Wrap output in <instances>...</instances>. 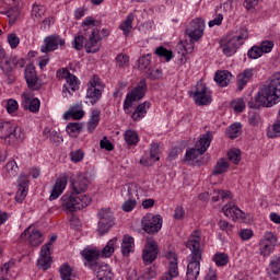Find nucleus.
<instances>
[{"label": "nucleus", "instance_id": "nucleus-62", "mask_svg": "<svg viewBox=\"0 0 280 280\" xmlns=\"http://www.w3.org/2000/svg\"><path fill=\"white\" fill-rule=\"evenodd\" d=\"M8 43L11 49H16V47H19V43H21V39L19 38V36H16V34H10L8 36Z\"/></svg>", "mask_w": 280, "mask_h": 280}, {"label": "nucleus", "instance_id": "nucleus-14", "mask_svg": "<svg viewBox=\"0 0 280 280\" xmlns=\"http://www.w3.org/2000/svg\"><path fill=\"white\" fill-rule=\"evenodd\" d=\"M65 38L60 37V35H49L44 39V45H42L40 51L42 54L56 51L58 47H65Z\"/></svg>", "mask_w": 280, "mask_h": 280}, {"label": "nucleus", "instance_id": "nucleus-56", "mask_svg": "<svg viewBox=\"0 0 280 280\" xmlns=\"http://www.w3.org/2000/svg\"><path fill=\"white\" fill-rule=\"evenodd\" d=\"M154 277H156V267L153 266L144 269L142 273V279L150 280V279H154Z\"/></svg>", "mask_w": 280, "mask_h": 280}, {"label": "nucleus", "instance_id": "nucleus-1", "mask_svg": "<svg viewBox=\"0 0 280 280\" xmlns=\"http://www.w3.org/2000/svg\"><path fill=\"white\" fill-rule=\"evenodd\" d=\"M280 102V72L275 73L266 85L258 92L254 101H248L249 108L265 106L270 108Z\"/></svg>", "mask_w": 280, "mask_h": 280}, {"label": "nucleus", "instance_id": "nucleus-16", "mask_svg": "<svg viewBox=\"0 0 280 280\" xmlns=\"http://www.w3.org/2000/svg\"><path fill=\"white\" fill-rule=\"evenodd\" d=\"M15 67L23 69L25 67V59H19L16 57H7L3 62L0 63L1 71L10 78Z\"/></svg>", "mask_w": 280, "mask_h": 280}, {"label": "nucleus", "instance_id": "nucleus-58", "mask_svg": "<svg viewBox=\"0 0 280 280\" xmlns=\"http://www.w3.org/2000/svg\"><path fill=\"white\" fill-rule=\"evenodd\" d=\"M5 167L10 176H16V172H19V165H16V162L10 161L7 163Z\"/></svg>", "mask_w": 280, "mask_h": 280}, {"label": "nucleus", "instance_id": "nucleus-59", "mask_svg": "<svg viewBox=\"0 0 280 280\" xmlns=\"http://www.w3.org/2000/svg\"><path fill=\"white\" fill-rule=\"evenodd\" d=\"M70 159L72 163H80L84 159V152L82 150H75L70 153Z\"/></svg>", "mask_w": 280, "mask_h": 280}, {"label": "nucleus", "instance_id": "nucleus-60", "mask_svg": "<svg viewBox=\"0 0 280 280\" xmlns=\"http://www.w3.org/2000/svg\"><path fill=\"white\" fill-rule=\"evenodd\" d=\"M18 192L15 195L16 202H23L27 196V188L18 186Z\"/></svg>", "mask_w": 280, "mask_h": 280}, {"label": "nucleus", "instance_id": "nucleus-21", "mask_svg": "<svg viewBox=\"0 0 280 280\" xmlns=\"http://www.w3.org/2000/svg\"><path fill=\"white\" fill-rule=\"evenodd\" d=\"M222 211L224 215L233 220V222H236V220H246V213L235 205L228 203L222 208Z\"/></svg>", "mask_w": 280, "mask_h": 280}, {"label": "nucleus", "instance_id": "nucleus-28", "mask_svg": "<svg viewBox=\"0 0 280 280\" xmlns=\"http://www.w3.org/2000/svg\"><path fill=\"white\" fill-rule=\"evenodd\" d=\"M151 104L150 102H143L139 104L136 108V110L131 115V119L133 121H141L145 115H148V109L150 108Z\"/></svg>", "mask_w": 280, "mask_h": 280}, {"label": "nucleus", "instance_id": "nucleus-17", "mask_svg": "<svg viewBox=\"0 0 280 280\" xmlns=\"http://www.w3.org/2000/svg\"><path fill=\"white\" fill-rule=\"evenodd\" d=\"M24 78L31 91H39L40 82H38V74L33 65H27L24 70Z\"/></svg>", "mask_w": 280, "mask_h": 280}, {"label": "nucleus", "instance_id": "nucleus-26", "mask_svg": "<svg viewBox=\"0 0 280 280\" xmlns=\"http://www.w3.org/2000/svg\"><path fill=\"white\" fill-rule=\"evenodd\" d=\"M254 73H255V69L249 68V69H245L243 72H241L237 75V80H236L237 91H244V88L246 86V84H248L249 80H253Z\"/></svg>", "mask_w": 280, "mask_h": 280}, {"label": "nucleus", "instance_id": "nucleus-13", "mask_svg": "<svg viewBox=\"0 0 280 280\" xmlns=\"http://www.w3.org/2000/svg\"><path fill=\"white\" fill-rule=\"evenodd\" d=\"M166 259L168 260L167 272L163 273L161 280H172L178 277V257L174 252H167Z\"/></svg>", "mask_w": 280, "mask_h": 280}, {"label": "nucleus", "instance_id": "nucleus-10", "mask_svg": "<svg viewBox=\"0 0 280 280\" xmlns=\"http://www.w3.org/2000/svg\"><path fill=\"white\" fill-rule=\"evenodd\" d=\"M142 231L154 235L163 229V217L161 214L154 215L153 213L145 214L142 220Z\"/></svg>", "mask_w": 280, "mask_h": 280}, {"label": "nucleus", "instance_id": "nucleus-33", "mask_svg": "<svg viewBox=\"0 0 280 280\" xmlns=\"http://www.w3.org/2000/svg\"><path fill=\"white\" fill-rule=\"evenodd\" d=\"M118 242L119 240L117 237H114L110 241H108L106 246L101 252V257H105V258L113 257L115 253V248H117Z\"/></svg>", "mask_w": 280, "mask_h": 280}, {"label": "nucleus", "instance_id": "nucleus-40", "mask_svg": "<svg viewBox=\"0 0 280 280\" xmlns=\"http://www.w3.org/2000/svg\"><path fill=\"white\" fill-rule=\"evenodd\" d=\"M242 135V124L235 122L228 129V137L230 139H237Z\"/></svg>", "mask_w": 280, "mask_h": 280}, {"label": "nucleus", "instance_id": "nucleus-52", "mask_svg": "<svg viewBox=\"0 0 280 280\" xmlns=\"http://www.w3.org/2000/svg\"><path fill=\"white\" fill-rule=\"evenodd\" d=\"M5 14L9 19V23H16V20L19 19L21 12L19 11V9H9Z\"/></svg>", "mask_w": 280, "mask_h": 280}, {"label": "nucleus", "instance_id": "nucleus-36", "mask_svg": "<svg viewBox=\"0 0 280 280\" xmlns=\"http://www.w3.org/2000/svg\"><path fill=\"white\" fill-rule=\"evenodd\" d=\"M267 273L269 275H280V256H272L270 258Z\"/></svg>", "mask_w": 280, "mask_h": 280}, {"label": "nucleus", "instance_id": "nucleus-30", "mask_svg": "<svg viewBox=\"0 0 280 280\" xmlns=\"http://www.w3.org/2000/svg\"><path fill=\"white\" fill-rule=\"evenodd\" d=\"M231 78H233V74L226 70L217 71L214 75V82H217L219 86H229Z\"/></svg>", "mask_w": 280, "mask_h": 280}, {"label": "nucleus", "instance_id": "nucleus-12", "mask_svg": "<svg viewBox=\"0 0 280 280\" xmlns=\"http://www.w3.org/2000/svg\"><path fill=\"white\" fill-rule=\"evenodd\" d=\"M186 34L191 42L198 43V40L202 38L205 34V20L200 18L192 20L186 30Z\"/></svg>", "mask_w": 280, "mask_h": 280}, {"label": "nucleus", "instance_id": "nucleus-43", "mask_svg": "<svg viewBox=\"0 0 280 280\" xmlns=\"http://www.w3.org/2000/svg\"><path fill=\"white\" fill-rule=\"evenodd\" d=\"M150 62H152V54L144 55L138 59V68L140 71H144L150 67Z\"/></svg>", "mask_w": 280, "mask_h": 280}, {"label": "nucleus", "instance_id": "nucleus-46", "mask_svg": "<svg viewBox=\"0 0 280 280\" xmlns=\"http://www.w3.org/2000/svg\"><path fill=\"white\" fill-rule=\"evenodd\" d=\"M37 266L42 268V270H49V268H51V257L39 256Z\"/></svg>", "mask_w": 280, "mask_h": 280}, {"label": "nucleus", "instance_id": "nucleus-44", "mask_svg": "<svg viewBox=\"0 0 280 280\" xmlns=\"http://www.w3.org/2000/svg\"><path fill=\"white\" fill-rule=\"evenodd\" d=\"M280 133V120H276L271 127V129H268L267 131V137L269 139H277V137H279Z\"/></svg>", "mask_w": 280, "mask_h": 280}, {"label": "nucleus", "instance_id": "nucleus-57", "mask_svg": "<svg viewBox=\"0 0 280 280\" xmlns=\"http://www.w3.org/2000/svg\"><path fill=\"white\" fill-rule=\"evenodd\" d=\"M272 47H275V43L271 40H265L260 44V50L262 54H270L272 51Z\"/></svg>", "mask_w": 280, "mask_h": 280}, {"label": "nucleus", "instance_id": "nucleus-19", "mask_svg": "<svg viewBox=\"0 0 280 280\" xmlns=\"http://www.w3.org/2000/svg\"><path fill=\"white\" fill-rule=\"evenodd\" d=\"M32 97L31 93L24 92L22 94V108L30 110V113H38L40 110V100Z\"/></svg>", "mask_w": 280, "mask_h": 280}, {"label": "nucleus", "instance_id": "nucleus-31", "mask_svg": "<svg viewBox=\"0 0 280 280\" xmlns=\"http://www.w3.org/2000/svg\"><path fill=\"white\" fill-rule=\"evenodd\" d=\"M138 196L139 194H138L136 184H127L121 189V197L124 199L137 200Z\"/></svg>", "mask_w": 280, "mask_h": 280}, {"label": "nucleus", "instance_id": "nucleus-61", "mask_svg": "<svg viewBox=\"0 0 280 280\" xmlns=\"http://www.w3.org/2000/svg\"><path fill=\"white\" fill-rule=\"evenodd\" d=\"M78 199H79L78 205H80L79 211H80V209H84V208L89 207V205L92 202L91 196H89V195L78 197Z\"/></svg>", "mask_w": 280, "mask_h": 280}, {"label": "nucleus", "instance_id": "nucleus-5", "mask_svg": "<svg viewBox=\"0 0 280 280\" xmlns=\"http://www.w3.org/2000/svg\"><path fill=\"white\" fill-rule=\"evenodd\" d=\"M148 92V83H145V79H142L138 85L131 90V92L127 93L125 102H124V110L128 115L130 108H132V104L135 102H139L145 97V93Z\"/></svg>", "mask_w": 280, "mask_h": 280}, {"label": "nucleus", "instance_id": "nucleus-15", "mask_svg": "<svg viewBox=\"0 0 280 280\" xmlns=\"http://www.w3.org/2000/svg\"><path fill=\"white\" fill-rule=\"evenodd\" d=\"M159 257V244L153 238H148L142 252V259L145 264H152Z\"/></svg>", "mask_w": 280, "mask_h": 280}, {"label": "nucleus", "instance_id": "nucleus-64", "mask_svg": "<svg viewBox=\"0 0 280 280\" xmlns=\"http://www.w3.org/2000/svg\"><path fill=\"white\" fill-rule=\"evenodd\" d=\"M150 156H151V159H155V161H160V158H159V145L156 143L151 144Z\"/></svg>", "mask_w": 280, "mask_h": 280}, {"label": "nucleus", "instance_id": "nucleus-63", "mask_svg": "<svg viewBox=\"0 0 280 280\" xmlns=\"http://www.w3.org/2000/svg\"><path fill=\"white\" fill-rule=\"evenodd\" d=\"M218 226L221 229V231H225L228 234L233 231V225L229 223V221L221 220L219 221Z\"/></svg>", "mask_w": 280, "mask_h": 280}, {"label": "nucleus", "instance_id": "nucleus-35", "mask_svg": "<svg viewBox=\"0 0 280 280\" xmlns=\"http://www.w3.org/2000/svg\"><path fill=\"white\" fill-rule=\"evenodd\" d=\"M43 135L55 144L62 143V136L54 129L45 128Z\"/></svg>", "mask_w": 280, "mask_h": 280}, {"label": "nucleus", "instance_id": "nucleus-32", "mask_svg": "<svg viewBox=\"0 0 280 280\" xmlns=\"http://www.w3.org/2000/svg\"><path fill=\"white\" fill-rule=\"evenodd\" d=\"M135 248V238L129 235H125L121 243V253L124 257H128Z\"/></svg>", "mask_w": 280, "mask_h": 280}, {"label": "nucleus", "instance_id": "nucleus-51", "mask_svg": "<svg viewBox=\"0 0 280 280\" xmlns=\"http://www.w3.org/2000/svg\"><path fill=\"white\" fill-rule=\"evenodd\" d=\"M137 207V199H125V202L121 206L122 211L130 213L132 209Z\"/></svg>", "mask_w": 280, "mask_h": 280}, {"label": "nucleus", "instance_id": "nucleus-4", "mask_svg": "<svg viewBox=\"0 0 280 280\" xmlns=\"http://www.w3.org/2000/svg\"><path fill=\"white\" fill-rule=\"evenodd\" d=\"M0 139H4L5 143L12 145L25 139V133L21 127L14 126L12 122H0Z\"/></svg>", "mask_w": 280, "mask_h": 280}, {"label": "nucleus", "instance_id": "nucleus-49", "mask_svg": "<svg viewBox=\"0 0 280 280\" xmlns=\"http://www.w3.org/2000/svg\"><path fill=\"white\" fill-rule=\"evenodd\" d=\"M231 107L235 113H243L244 108H246V103H244L243 98H237L231 103Z\"/></svg>", "mask_w": 280, "mask_h": 280}, {"label": "nucleus", "instance_id": "nucleus-34", "mask_svg": "<svg viewBox=\"0 0 280 280\" xmlns=\"http://www.w3.org/2000/svg\"><path fill=\"white\" fill-rule=\"evenodd\" d=\"M102 115V112L100 109H93L90 120L88 122V130L89 132H93L95 128H97L100 124V117Z\"/></svg>", "mask_w": 280, "mask_h": 280}, {"label": "nucleus", "instance_id": "nucleus-38", "mask_svg": "<svg viewBox=\"0 0 280 280\" xmlns=\"http://www.w3.org/2000/svg\"><path fill=\"white\" fill-rule=\"evenodd\" d=\"M154 54L159 56V58H164L166 62H170L174 57V52L168 50L167 48L160 46L154 50Z\"/></svg>", "mask_w": 280, "mask_h": 280}, {"label": "nucleus", "instance_id": "nucleus-41", "mask_svg": "<svg viewBox=\"0 0 280 280\" xmlns=\"http://www.w3.org/2000/svg\"><path fill=\"white\" fill-rule=\"evenodd\" d=\"M115 60L118 69H126V67H129L130 65V57L126 54H119L116 56Z\"/></svg>", "mask_w": 280, "mask_h": 280}, {"label": "nucleus", "instance_id": "nucleus-25", "mask_svg": "<svg viewBox=\"0 0 280 280\" xmlns=\"http://www.w3.org/2000/svg\"><path fill=\"white\" fill-rule=\"evenodd\" d=\"M67 183H68V177L67 176H61L59 178H57L49 200H57V198H60V196H62V191H65V189H67Z\"/></svg>", "mask_w": 280, "mask_h": 280}, {"label": "nucleus", "instance_id": "nucleus-45", "mask_svg": "<svg viewBox=\"0 0 280 280\" xmlns=\"http://www.w3.org/2000/svg\"><path fill=\"white\" fill-rule=\"evenodd\" d=\"M213 261L217 266H226V264H229V255L225 253H217L213 256Z\"/></svg>", "mask_w": 280, "mask_h": 280}, {"label": "nucleus", "instance_id": "nucleus-3", "mask_svg": "<svg viewBox=\"0 0 280 280\" xmlns=\"http://www.w3.org/2000/svg\"><path fill=\"white\" fill-rule=\"evenodd\" d=\"M212 140L213 133H211V131H208L206 135H203L196 144L197 148H191L186 151V154L184 156L185 163H188V165H195V163H198L196 159L202 156V154L207 152L209 145H211Z\"/></svg>", "mask_w": 280, "mask_h": 280}, {"label": "nucleus", "instance_id": "nucleus-9", "mask_svg": "<svg viewBox=\"0 0 280 280\" xmlns=\"http://www.w3.org/2000/svg\"><path fill=\"white\" fill-rule=\"evenodd\" d=\"M115 226V218L113 217V210L103 208L98 211V235H106L110 229Z\"/></svg>", "mask_w": 280, "mask_h": 280}, {"label": "nucleus", "instance_id": "nucleus-54", "mask_svg": "<svg viewBox=\"0 0 280 280\" xmlns=\"http://www.w3.org/2000/svg\"><path fill=\"white\" fill-rule=\"evenodd\" d=\"M7 112L12 115V113H15V110H19V102L14 98H10L7 101Z\"/></svg>", "mask_w": 280, "mask_h": 280}, {"label": "nucleus", "instance_id": "nucleus-6", "mask_svg": "<svg viewBox=\"0 0 280 280\" xmlns=\"http://www.w3.org/2000/svg\"><path fill=\"white\" fill-rule=\"evenodd\" d=\"M244 40H248V32L244 31L241 35L234 37H225L221 40V49L224 56H233L237 49L242 47Z\"/></svg>", "mask_w": 280, "mask_h": 280}, {"label": "nucleus", "instance_id": "nucleus-11", "mask_svg": "<svg viewBox=\"0 0 280 280\" xmlns=\"http://www.w3.org/2000/svg\"><path fill=\"white\" fill-rule=\"evenodd\" d=\"M277 246V236L272 232H266L259 242V253L261 257H270Z\"/></svg>", "mask_w": 280, "mask_h": 280}, {"label": "nucleus", "instance_id": "nucleus-2", "mask_svg": "<svg viewBox=\"0 0 280 280\" xmlns=\"http://www.w3.org/2000/svg\"><path fill=\"white\" fill-rule=\"evenodd\" d=\"M186 247L191 250L188 256L186 280H198L200 277V261H202V249H200V231H194L186 242Z\"/></svg>", "mask_w": 280, "mask_h": 280}, {"label": "nucleus", "instance_id": "nucleus-27", "mask_svg": "<svg viewBox=\"0 0 280 280\" xmlns=\"http://www.w3.org/2000/svg\"><path fill=\"white\" fill-rule=\"evenodd\" d=\"M94 272H96V279L98 280H115L113 270L108 267V265H98Z\"/></svg>", "mask_w": 280, "mask_h": 280}, {"label": "nucleus", "instance_id": "nucleus-7", "mask_svg": "<svg viewBox=\"0 0 280 280\" xmlns=\"http://www.w3.org/2000/svg\"><path fill=\"white\" fill-rule=\"evenodd\" d=\"M102 93H104V82L100 77L93 75L88 83L86 100H90V104L95 106V103L102 100Z\"/></svg>", "mask_w": 280, "mask_h": 280}, {"label": "nucleus", "instance_id": "nucleus-55", "mask_svg": "<svg viewBox=\"0 0 280 280\" xmlns=\"http://www.w3.org/2000/svg\"><path fill=\"white\" fill-rule=\"evenodd\" d=\"M228 159L234 163V165H237V163H240V161H242V158L240 156V150H232L230 152H228Z\"/></svg>", "mask_w": 280, "mask_h": 280}, {"label": "nucleus", "instance_id": "nucleus-48", "mask_svg": "<svg viewBox=\"0 0 280 280\" xmlns=\"http://www.w3.org/2000/svg\"><path fill=\"white\" fill-rule=\"evenodd\" d=\"M43 14H45V7L38 5V4H33L32 16H33L34 21H39V19H42Z\"/></svg>", "mask_w": 280, "mask_h": 280}, {"label": "nucleus", "instance_id": "nucleus-53", "mask_svg": "<svg viewBox=\"0 0 280 280\" xmlns=\"http://www.w3.org/2000/svg\"><path fill=\"white\" fill-rule=\"evenodd\" d=\"M68 135H75V132H82V125L80 122H70L67 125Z\"/></svg>", "mask_w": 280, "mask_h": 280}, {"label": "nucleus", "instance_id": "nucleus-23", "mask_svg": "<svg viewBox=\"0 0 280 280\" xmlns=\"http://www.w3.org/2000/svg\"><path fill=\"white\" fill-rule=\"evenodd\" d=\"M82 257L86 260L85 266H89L91 270H97V267L100 266L97 264V259L101 256V252L97 249H84L81 253Z\"/></svg>", "mask_w": 280, "mask_h": 280}, {"label": "nucleus", "instance_id": "nucleus-24", "mask_svg": "<svg viewBox=\"0 0 280 280\" xmlns=\"http://www.w3.org/2000/svg\"><path fill=\"white\" fill-rule=\"evenodd\" d=\"M71 188L73 194H84L89 189V178L82 174L77 175L71 179Z\"/></svg>", "mask_w": 280, "mask_h": 280}, {"label": "nucleus", "instance_id": "nucleus-8", "mask_svg": "<svg viewBox=\"0 0 280 280\" xmlns=\"http://www.w3.org/2000/svg\"><path fill=\"white\" fill-rule=\"evenodd\" d=\"M190 97H192L197 106H209L211 104V91L202 82H198L190 92Z\"/></svg>", "mask_w": 280, "mask_h": 280}, {"label": "nucleus", "instance_id": "nucleus-37", "mask_svg": "<svg viewBox=\"0 0 280 280\" xmlns=\"http://www.w3.org/2000/svg\"><path fill=\"white\" fill-rule=\"evenodd\" d=\"M132 21H135V14L130 13L120 24L119 30L122 31L124 36H130V32H132Z\"/></svg>", "mask_w": 280, "mask_h": 280}, {"label": "nucleus", "instance_id": "nucleus-29", "mask_svg": "<svg viewBox=\"0 0 280 280\" xmlns=\"http://www.w3.org/2000/svg\"><path fill=\"white\" fill-rule=\"evenodd\" d=\"M67 84L63 85L62 88V93H75L78 89H80V82L78 81V77L75 74H69L66 79ZM70 89V91H69Z\"/></svg>", "mask_w": 280, "mask_h": 280}, {"label": "nucleus", "instance_id": "nucleus-39", "mask_svg": "<svg viewBox=\"0 0 280 280\" xmlns=\"http://www.w3.org/2000/svg\"><path fill=\"white\" fill-rule=\"evenodd\" d=\"M226 170H229V162H226L225 159H220V160L217 162L212 174H213L214 176H218V175H220V174H224V172H226Z\"/></svg>", "mask_w": 280, "mask_h": 280}, {"label": "nucleus", "instance_id": "nucleus-42", "mask_svg": "<svg viewBox=\"0 0 280 280\" xmlns=\"http://www.w3.org/2000/svg\"><path fill=\"white\" fill-rule=\"evenodd\" d=\"M125 141L128 145H137V143H139V135H137L135 130H127L125 132Z\"/></svg>", "mask_w": 280, "mask_h": 280}, {"label": "nucleus", "instance_id": "nucleus-47", "mask_svg": "<svg viewBox=\"0 0 280 280\" xmlns=\"http://www.w3.org/2000/svg\"><path fill=\"white\" fill-rule=\"evenodd\" d=\"M84 43H86V37L83 35H78L74 37L72 47L73 49H77V51H82V49H84Z\"/></svg>", "mask_w": 280, "mask_h": 280}, {"label": "nucleus", "instance_id": "nucleus-22", "mask_svg": "<svg viewBox=\"0 0 280 280\" xmlns=\"http://www.w3.org/2000/svg\"><path fill=\"white\" fill-rule=\"evenodd\" d=\"M61 207L73 213L80 211V205L78 196L73 192L66 194L61 197Z\"/></svg>", "mask_w": 280, "mask_h": 280}, {"label": "nucleus", "instance_id": "nucleus-18", "mask_svg": "<svg viewBox=\"0 0 280 280\" xmlns=\"http://www.w3.org/2000/svg\"><path fill=\"white\" fill-rule=\"evenodd\" d=\"M21 240H27L28 244L33 247L40 246L44 242L43 233L37 230H32V228L24 230L21 234Z\"/></svg>", "mask_w": 280, "mask_h": 280}, {"label": "nucleus", "instance_id": "nucleus-20", "mask_svg": "<svg viewBox=\"0 0 280 280\" xmlns=\"http://www.w3.org/2000/svg\"><path fill=\"white\" fill-rule=\"evenodd\" d=\"M102 37L100 36V30L94 28L85 43V51L86 54H97L100 51V42Z\"/></svg>", "mask_w": 280, "mask_h": 280}, {"label": "nucleus", "instance_id": "nucleus-50", "mask_svg": "<svg viewBox=\"0 0 280 280\" xmlns=\"http://www.w3.org/2000/svg\"><path fill=\"white\" fill-rule=\"evenodd\" d=\"M247 56L252 60H257V58H261V56H264V52L260 50L259 46H254L248 50Z\"/></svg>", "mask_w": 280, "mask_h": 280}]
</instances>
